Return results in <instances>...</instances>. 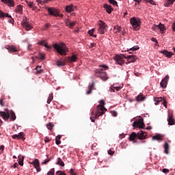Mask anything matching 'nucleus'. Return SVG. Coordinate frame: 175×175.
<instances>
[{
	"mask_svg": "<svg viewBox=\"0 0 175 175\" xmlns=\"http://www.w3.org/2000/svg\"><path fill=\"white\" fill-rule=\"evenodd\" d=\"M100 105L96 106V111H92V116L90 117V120L92 122H95V118H98V117H100V116H103L105 112L107 110L105 107V105L106 104L103 100L99 101Z\"/></svg>",
	"mask_w": 175,
	"mask_h": 175,
	"instance_id": "1",
	"label": "nucleus"
},
{
	"mask_svg": "<svg viewBox=\"0 0 175 175\" xmlns=\"http://www.w3.org/2000/svg\"><path fill=\"white\" fill-rule=\"evenodd\" d=\"M147 137V133L140 131L137 133L133 132L129 136V140L131 142H134L135 139H138L139 140H144Z\"/></svg>",
	"mask_w": 175,
	"mask_h": 175,
	"instance_id": "2",
	"label": "nucleus"
},
{
	"mask_svg": "<svg viewBox=\"0 0 175 175\" xmlns=\"http://www.w3.org/2000/svg\"><path fill=\"white\" fill-rule=\"evenodd\" d=\"M53 48L56 50L58 54H60V55H66L68 48L65 46V45L53 44Z\"/></svg>",
	"mask_w": 175,
	"mask_h": 175,
	"instance_id": "3",
	"label": "nucleus"
},
{
	"mask_svg": "<svg viewBox=\"0 0 175 175\" xmlns=\"http://www.w3.org/2000/svg\"><path fill=\"white\" fill-rule=\"evenodd\" d=\"M130 23L134 29V31H139L140 29V18H131Z\"/></svg>",
	"mask_w": 175,
	"mask_h": 175,
	"instance_id": "4",
	"label": "nucleus"
},
{
	"mask_svg": "<svg viewBox=\"0 0 175 175\" xmlns=\"http://www.w3.org/2000/svg\"><path fill=\"white\" fill-rule=\"evenodd\" d=\"M96 76L97 77H100V79H103V81H106V80L109 79L106 72H103V69L96 70Z\"/></svg>",
	"mask_w": 175,
	"mask_h": 175,
	"instance_id": "5",
	"label": "nucleus"
},
{
	"mask_svg": "<svg viewBox=\"0 0 175 175\" xmlns=\"http://www.w3.org/2000/svg\"><path fill=\"white\" fill-rule=\"evenodd\" d=\"M98 25V33L103 35L107 31V25L102 21H99Z\"/></svg>",
	"mask_w": 175,
	"mask_h": 175,
	"instance_id": "6",
	"label": "nucleus"
},
{
	"mask_svg": "<svg viewBox=\"0 0 175 175\" xmlns=\"http://www.w3.org/2000/svg\"><path fill=\"white\" fill-rule=\"evenodd\" d=\"M5 111H0V116L5 120V121H8L9 118H10V113H9V109H4Z\"/></svg>",
	"mask_w": 175,
	"mask_h": 175,
	"instance_id": "7",
	"label": "nucleus"
},
{
	"mask_svg": "<svg viewBox=\"0 0 175 175\" xmlns=\"http://www.w3.org/2000/svg\"><path fill=\"white\" fill-rule=\"evenodd\" d=\"M47 10L51 16H54L55 17L59 16V10H57L55 8H47Z\"/></svg>",
	"mask_w": 175,
	"mask_h": 175,
	"instance_id": "8",
	"label": "nucleus"
},
{
	"mask_svg": "<svg viewBox=\"0 0 175 175\" xmlns=\"http://www.w3.org/2000/svg\"><path fill=\"white\" fill-rule=\"evenodd\" d=\"M122 57L127 59V62H126V64H131V62H135L137 59V57L136 55H122Z\"/></svg>",
	"mask_w": 175,
	"mask_h": 175,
	"instance_id": "9",
	"label": "nucleus"
},
{
	"mask_svg": "<svg viewBox=\"0 0 175 175\" xmlns=\"http://www.w3.org/2000/svg\"><path fill=\"white\" fill-rule=\"evenodd\" d=\"M133 126H134V128H139V129L144 128V122H143V119H140L138 121H135L133 123Z\"/></svg>",
	"mask_w": 175,
	"mask_h": 175,
	"instance_id": "10",
	"label": "nucleus"
},
{
	"mask_svg": "<svg viewBox=\"0 0 175 175\" xmlns=\"http://www.w3.org/2000/svg\"><path fill=\"white\" fill-rule=\"evenodd\" d=\"M167 81H169V75H166L160 83V85L162 88H166L167 85Z\"/></svg>",
	"mask_w": 175,
	"mask_h": 175,
	"instance_id": "11",
	"label": "nucleus"
},
{
	"mask_svg": "<svg viewBox=\"0 0 175 175\" xmlns=\"http://www.w3.org/2000/svg\"><path fill=\"white\" fill-rule=\"evenodd\" d=\"M122 58H124L122 57V56H120V55H116V56L115 61L118 64V65H120V66L124 65L125 62L124 61V59H122Z\"/></svg>",
	"mask_w": 175,
	"mask_h": 175,
	"instance_id": "12",
	"label": "nucleus"
},
{
	"mask_svg": "<svg viewBox=\"0 0 175 175\" xmlns=\"http://www.w3.org/2000/svg\"><path fill=\"white\" fill-rule=\"evenodd\" d=\"M31 165H33L35 169H36L37 172H40L42 169H40V163H39V159H36L32 163Z\"/></svg>",
	"mask_w": 175,
	"mask_h": 175,
	"instance_id": "13",
	"label": "nucleus"
},
{
	"mask_svg": "<svg viewBox=\"0 0 175 175\" xmlns=\"http://www.w3.org/2000/svg\"><path fill=\"white\" fill-rule=\"evenodd\" d=\"M160 53L167 58H172V56L174 55V53H173V52L168 51L167 50L160 51Z\"/></svg>",
	"mask_w": 175,
	"mask_h": 175,
	"instance_id": "14",
	"label": "nucleus"
},
{
	"mask_svg": "<svg viewBox=\"0 0 175 175\" xmlns=\"http://www.w3.org/2000/svg\"><path fill=\"white\" fill-rule=\"evenodd\" d=\"M155 29H159L161 33H165V31H166V28L165 27V25L162 23H159V25H154Z\"/></svg>",
	"mask_w": 175,
	"mask_h": 175,
	"instance_id": "15",
	"label": "nucleus"
},
{
	"mask_svg": "<svg viewBox=\"0 0 175 175\" xmlns=\"http://www.w3.org/2000/svg\"><path fill=\"white\" fill-rule=\"evenodd\" d=\"M167 122L168 125H175V120L172 114H168Z\"/></svg>",
	"mask_w": 175,
	"mask_h": 175,
	"instance_id": "16",
	"label": "nucleus"
},
{
	"mask_svg": "<svg viewBox=\"0 0 175 175\" xmlns=\"http://www.w3.org/2000/svg\"><path fill=\"white\" fill-rule=\"evenodd\" d=\"M75 9H76V6L73 5V4H70V5L66 6V12L67 13L75 12Z\"/></svg>",
	"mask_w": 175,
	"mask_h": 175,
	"instance_id": "17",
	"label": "nucleus"
},
{
	"mask_svg": "<svg viewBox=\"0 0 175 175\" xmlns=\"http://www.w3.org/2000/svg\"><path fill=\"white\" fill-rule=\"evenodd\" d=\"M22 25L26 31H31L32 29V25L31 24L28 23L27 22H23L22 23Z\"/></svg>",
	"mask_w": 175,
	"mask_h": 175,
	"instance_id": "18",
	"label": "nucleus"
},
{
	"mask_svg": "<svg viewBox=\"0 0 175 175\" xmlns=\"http://www.w3.org/2000/svg\"><path fill=\"white\" fill-rule=\"evenodd\" d=\"M104 9H106V12L108 14H110L113 10V8H111V5L108 4H104L103 5Z\"/></svg>",
	"mask_w": 175,
	"mask_h": 175,
	"instance_id": "19",
	"label": "nucleus"
},
{
	"mask_svg": "<svg viewBox=\"0 0 175 175\" xmlns=\"http://www.w3.org/2000/svg\"><path fill=\"white\" fill-rule=\"evenodd\" d=\"M1 2H3L4 3H8V5L10 8H14V2H13V0H1Z\"/></svg>",
	"mask_w": 175,
	"mask_h": 175,
	"instance_id": "20",
	"label": "nucleus"
},
{
	"mask_svg": "<svg viewBox=\"0 0 175 175\" xmlns=\"http://www.w3.org/2000/svg\"><path fill=\"white\" fill-rule=\"evenodd\" d=\"M66 25L67 27H69V28H72V27H75L76 25V22L75 21H70V20L67 19L66 21Z\"/></svg>",
	"mask_w": 175,
	"mask_h": 175,
	"instance_id": "21",
	"label": "nucleus"
},
{
	"mask_svg": "<svg viewBox=\"0 0 175 175\" xmlns=\"http://www.w3.org/2000/svg\"><path fill=\"white\" fill-rule=\"evenodd\" d=\"M9 113H10V120L16 121V118H17V117L16 116V113H14V111L13 110L9 111Z\"/></svg>",
	"mask_w": 175,
	"mask_h": 175,
	"instance_id": "22",
	"label": "nucleus"
},
{
	"mask_svg": "<svg viewBox=\"0 0 175 175\" xmlns=\"http://www.w3.org/2000/svg\"><path fill=\"white\" fill-rule=\"evenodd\" d=\"M12 139H23L24 137V133L21 132L18 135H14L12 136Z\"/></svg>",
	"mask_w": 175,
	"mask_h": 175,
	"instance_id": "23",
	"label": "nucleus"
},
{
	"mask_svg": "<svg viewBox=\"0 0 175 175\" xmlns=\"http://www.w3.org/2000/svg\"><path fill=\"white\" fill-rule=\"evenodd\" d=\"M6 49H8L10 53H16V51H17V49H16V46H14L13 45H8Z\"/></svg>",
	"mask_w": 175,
	"mask_h": 175,
	"instance_id": "24",
	"label": "nucleus"
},
{
	"mask_svg": "<svg viewBox=\"0 0 175 175\" xmlns=\"http://www.w3.org/2000/svg\"><path fill=\"white\" fill-rule=\"evenodd\" d=\"M56 165L64 167L65 166V163H64V161H62V159H61L60 157H58L57 159Z\"/></svg>",
	"mask_w": 175,
	"mask_h": 175,
	"instance_id": "25",
	"label": "nucleus"
},
{
	"mask_svg": "<svg viewBox=\"0 0 175 175\" xmlns=\"http://www.w3.org/2000/svg\"><path fill=\"white\" fill-rule=\"evenodd\" d=\"M77 59V56L75 54H72V56L68 57L69 62H76Z\"/></svg>",
	"mask_w": 175,
	"mask_h": 175,
	"instance_id": "26",
	"label": "nucleus"
},
{
	"mask_svg": "<svg viewBox=\"0 0 175 175\" xmlns=\"http://www.w3.org/2000/svg\"><path fill=\"white\" fill-rule=\"evenodd\" d=\"M16 13H18L19 14H23V5H17L16 8L15 9Z\"/></svg>",
	"mask_w": 175,
	"mask_h": 175,
	"instance_id": "27",
	"label": "nucleus"
},
{
	"mask_svg": "<svg viewBox=\"0 0 175 175\" xmlns=\"http://www.w3.org/2000/svg\"><path fill=\"white\" fill-rule=\"evenodd\" d=\"M94 82H92V85H89L88 90L86 92L87 95H90V94H91V92H92V90L94 89Z\"/></svg>",
	"mask_w": 175,
	"mask_h": 175,
	"instance_id": "28",
	"label": "nucleus"
},
{
	"mask_svg": "<svg viewBox=\"0 0 175 175\" xmlns=\"http://www.w3.org/2000/svg\"><path fill=\"white\" fill-rule=\"evenodd\" d=\"M0 17L4 18V17H9L10 18H12V16L9 15L8 13H4L3 12L0 10Z\"/></svg>",
	"mask_w": 175,
	"mask_h": 175,
	"instance_id": "29",
	"label": "nucleus"
},
{
	"mask_svg": "<svg viewBox=\"0 0 175 175\" xmlns=\"http://www.w3.org/2000/svg\"><path fill=\"white\" fill-rule=\"evenodd\" d=\"M152 140H157L159 142L162 141V135H156L152 137Z\"/></svg>",
	"mask_w": 175,
	"mask_h": 175,
	"instance_id": "30",
	"label": "nucleus"
},
{
	"mask_svg": "<svg viewBox=\"0 0 175 175\" xmlns=\"http://www.w3.org/2000/svg\"><path fill=\"white\" fill-rule=\"evenodd\" d=\"M36 75H40V73H42V72H43V70L42 69V66H38L36 67Z\"/></svg>",
	"mask_w": 175,
	"mask_h": 175,
	"instance_id": "31",
	"label": "nucleus"
},
{
	"mask_svg": "<svg viewBox=\"0 0 175 175\" xmlns=\"http://www.w3.org/2000/svg\"><path fill=\"white\" fill-rule=\"evenodd\" d=\"M175 0H167L165 3V6L166 8H168V6H170V5H173V3H174Z\"/></svg>",
	"mask_w": 175,
	"mask_h": 175,
	"instance_id": "32",
	"label": "nucleus"
},
{
	"mask_svg": "<svg viewBox=\"0 0 175 175\" xmlns=\"http://www.w3.org/2000/svg\"><path fill=\"white\" fill-rule=\"evenodd\" d=\"M146 99V97L143 96V94H139L136 97V100L137 102H142V100H144Z\"/></svg>",
	"mask_w": 175,
	"mask_h": 175,
	"instance_id": "33",
	"label": "nucleus"
},
{
	"mask_svg": "<svg viewBox=\"0 0 175 175\" xmlns=\"http://www.w3.org/2000/svg\"><path fill=\"white\" fill-rule=\"evenodd\" d=\"M164 152L165 154H169V144H167V142L164 144Z\"/></svg>",
	"mask_w": 175,
	"mask_h": 175,
	"instance_id": "34",
	"label": "nucleus"
},
{
	"mask_svg": "<svg viewBox=\"0 0 175 175\" xmlns=\"http://www.w3.org/2000/svg\"><path fill=\"white\" fill-rule=\"evenodd\" d=\"M154 100L155 102L154 105H159V102H162V97H156L154 98Z\"/></svg>",
	"mask_w": 175,
	"mask_h": 175,
	"instance_id": "35",
	"label": "nucleus"
},
{
	"mask_svg": "<svg viewBox=\"0 0 175 175\" xmlns=\"http://www.w3.org/2000/svg\"><path fill=\"white\" fill-rule=\"evenodd\" d=\"M113 29H114L116 33H117L118 32H121L122 29L121 28V27L116 25V26L113 27Z\"/></svg>",
	"mask_w": 175,
	"mask_h": 175,
	"instance_id": "36",
	"label": "nucleus"
},
{
	"mask_svg": "<svg viewBox=\"0 0 175 175\" xmlns=\"http://www.w3.org/2000/svg\"><path fill=\"white\" fill-rule=\"evenodd\" d=\"M53 99H54V96H53V93H51V94H49L48 99H47L48 105H50V103H51Z\"/></svg>",
	"mask_w": 175,
	"mask_h": 175,
	"instance_id": "37",
	"label": "nucleus"
},
{
	"mask_svg": "<svg viewBox=\"0 0 175 175\" xmlns=\"http://www.w3.org/2000/svg\"><path fill=\"white\" fill-rule=\"evenodd\" d=\"M18 165H20V166L24 165V159L21 158V157H18Z\"/></svg>",
	"mask_w": 175,
	"mask_h": 175,
	"instance_id": "38",
	"label": "nucleus"
},
{
	"mask_svg": "<svg viewBox=\"0 0 175 175\" xmlns=\"http://www.w3.org/2000/svg\"><path fill=\"white\" fill-rule=\"evenodd\" d=\"M94 31L95 29H92L91 30L88 31V33L90 36H92L93 38H96V35L94 34Z\"/></svg>",
	"mask_w": 175,
	"mask_h": 175,
	"instance_id": "39",
	"label": "nucleus"
},
{
	"mask_svg": "<svg viewBox=\"0 0 175 175\" xmlns=\"http://www.w3.org/2000/svg\"><path fill=\"white\" fill-rule=\"evenodd\" d=\"M0 105L2 107H8L9 106V104L6 103V102L3 101V99H0Z\"/></svg>",
	"mask_w": 175,
	"mask_h": 175,
	"instance_id": "40",
	"label": "nucleus"
},
{
	"mask_svg": "<svg viewBox=\"0 0 175 175\" xmlns=\"http://www.w3.org/2000/svg\"><path fill=\"white\" fill-rule=\"evenodd\" d=\"M46 128L49 131H51V129H53V128H54V124L51 122H49V124H46Z\"/></svg>",
	"mask_w": 175,
	"mask_h": 175,
	"instance_id": "41",
	"label": "nucleus"
},
{
	"mask_svg": "<svg viewBox=\"0 0 175 175\" xmlns=\"http://www.w3.org/2000/svg\"><path fill=\"white\" fill-rule=\"evenodd\" d=\"M51 159H53V157H49L48 159H46L42 163V165H47V163H49V162H50V161H51Z\"/></svg>",
	"mask_w": 175,
	"mask_h": 175,
	"instance_id": "42",
	"label": "nucleus"
},
{
	"mask_svg": "<svg viewBox=\"0 0 175 175\" xmlns=\"http://www.w3.org/2000/svg\"><path fill=\"white\" fill-rule=\"evenodd\" d=\"M57 66H64L65 65L64 61H57Z\"/></svg>",
	"mask_w": 175,
	"mask_h": 175,
	"instance_id": "43",
	"label": "nucleus"
},
{
	"mask_svg": "<svg viewBox=\"0 0 175 175\" xmlns=\"http://www.w3.org/2000/svg\"><path fill=\"white\" fill-rule=\"evenodd\" d=\"M109 2L111 3V5H113V6H118L116 0H109Z\"/></svg>",
	"mask_w": 175,
	"mask_h": 175,
	"instance_id": "44",
	"label": "nucleus"
},
{
	"mask_svg": "<svg viewBox=\"0 0 175 175\" xmlns=\"http://www.w3.org/2000/svg\"><path fill=\"white\" fill-rule=\"evenodd\" d=\"M25 2H27L29 8H34L33 2V1L28 2V1L25 0Z\"/></svg>",
	"mask_w": 175,
	"mask_h": 175,
	"instance_id": "45",
	"label": "nucleus"
},
{
	"mask_svg": "<svg viewBox=\"0 0 175 175\" xmlns=\"http://www.w3.org/2000/svg\"><path fill=\"white\" fill-rule=\"evenodd\" d=\"M55 170L54 168H52L48 173L47 175H54Z\"/></svg>",
	"mask_w": 175,
	"mask_h": 175,
	"instance_id": "46",
	"label": "nucleus"
},
{
	"mask_svg": "<svg viewBox=\"0 0 175 175\" xmlns=\"http://www.w3.org/2000/svg\"><path fill=\"white\" fill-rule=\"evenodd\" d=\"M47 41L42 40L37 43V44H47Z\"/></svg>",
	"mask_w": 175,
	"mask_h": 175,
	"instance_id": "47",
	"label": "nucleus"
},
{
	"mask_svg": "<svg viewBox=\"0 0 175 175\" xmlns=\"http://www.w3.org/2000/svg\"><path fill=\"white\" fill-rule=\"evenodd\" d=\"M139 49L140 48L138 46H134L133 47L130 49V50H132L133 51H136L137 50H139Z\"/></svg>",
	"mask_w": 175,
	"mask_h": 175,
	"instance_id": "48",
	"label": "nucleus"
},
{
	"mask_svg": "<svg viewBox=\"0 0 175 175\" xmlns=\"http://www.w3.org/2000/svg\"><path fill=\"white\" fill-rule=\"evenodd\" d=\"M145 2H148V3H150V5H155V2L154 0H144Z\"/></svg>",
	"mask_w": 175,
	"mask_h": 175,
	"instance_id": "49",
	"label": "nucleus"
},
{
	"mask_svg": "<svg viewBox=\"0 0 175 175\" xmlns=\"http://www.w3.org/2000/svg\"><path fill=\"white\" fill-rule=\"evenodd\" d=\"M38 58H39L40 59H44V54H43V53H40V54L38 55Z\"/></svg>",
	"mask_w": 175,
	"mask_h": 175,
	"instance_id": "50",
	"label": "nucleus"
},
{
	"mask_svg": "<svg viewBox=\"0 0 175 175\" xmlns=\"http://www.w3.org/2000/svg\"><path fill=\"white\" fill-rule=\"evenodd\" d=\"M56 174L57 175H66V174L62 171H57Z\"/></svg>",
	"mask_w": 175,
	"mask_h": 175,
	"instance_id": "51",
	"label": "nucleus"
},
{
	"mask_svg": "<svg viewBox=\"0 0 175 175\" xmlns=\"http://www.w3.org/2000/svg\"><path fill=\"white\" fill-rule=\"evenodd\" d=\"M100 68H103V69H104V70H106L109 69V66H107L105 64L100 65Z\"/></svg>",
	"mask_w": 175,
	"mask_h": 175,
	"instance_id": "52",
	"label": "nucleus"
},
{
	"mask_svg": "<svg viewBox=\"0 0 175 175\" xmlns=\"http://www.w3.org/2000/svg\"><path fill=\"white\" fill-rule=\"evenodd\" d=\"M49 28H50V23H46L44 27V29L46 30Z\"/></svg>",
	"mask_w": 175,
	"mask_h": 175,
	"instance_id": "53",
	"label": "nucleus"
},
{
	"mask_svg": "<svg viewBox=\"0 0 175 175\" xmlns=\"http://www.w3.org/2000/svg\"><path fill=\"white\" fill-rule=\"evenodd\" d=\"M163 106H165V107H167V101H166V99L163 98Z\"/></svg>",
	"mask_w": 175,
	"mask_h": 175,
	"instance_id": "54",
	"label": "nucleus"
},
{
	"mask_svg": "<svg viewBox=\"0 0 175 175\" xmlns=\"http://www.w3.org/2000/svg\"><path fill=\"white\" fill-rule=\"evenodd\" d=\"M70 174L71 175H76V172H75V170L73 169L70 170Z\"/></svg>",
	"mask_w": 175,
	"mask_h": 175,
	"instance_id": "55",
	"label": "nucleus"
},
{
	"mask_svg": "<svg viewBox=\"0 0 175 175\" xmlns=\"http://www.w3.org/2000/svg\"><path fill=\"white\" fill-rule=\"evenodd\" d=\"M114 151L111 150V149L108 150V154L109 155H114Z\"/></svg>",
	"mask_w": 175,
	"mask_h": 175,
	"instance_id": "56",
	"label": "nucleus"
},
{
	"mask_svg": "<svg viewBox=\"0 0 175 175\" xmlns=\"http://www.w3.org/2000/svg\"><path fill=\"white\" fill-rule=\"evenodd\" d=\"M113 88H114L115 90H116V91H120V90L122 89V87H121V86L113 87Z\"/></svg>",
	"mask_w": 175,
	"mask_h": 175,
	"instance_id": "57",
	"label": "nucleus"
},
{
	"mask_svg": "<svg viewBox=\"0 0 175 175\" xmlns=\"http://www.w3.org/2000/svg\"><path fill=\"white\" fill-rule=\"evenodd\" d=\"M152 42H154L157 44H158V40H157V38H151Z\"/></svg>",
	"mask_w": 175,
	"mask_h": 175,
	"instance_id": "58",
	"label": "nucleus"
},
{
	"mask_svg": "<svg viewBox=\"0 0 175 175\" xmlns=\"http://www.w3.org/2000/svg\"><path fill=\"white\" fill-rule=\"evenodd\" d=\"M163 173H169L170 170L168 169L164 168L162 170Z\"/></svg>",
	"mask_w": 175,
	"mask_h": 175,
	"instance_id": "59",
	"label": "nucleus"
},
{
	"mask_svg": "<svg viewBox=\"0 0 175 175\" xmlns=\"http://www.w3.org/2000/svg\"><path fill=\"white\" fill-rule=\"evenodd\" d=\"M44 47H45L46 49H47L48 50H50V49H51V46H50V45H49V44H44Z\"/></svg>",
	"mask_w": 175,
	"mask_h": 175,
	"instance_id": "60",
	"label": "nucleus"
},
{
	"mask_svg": "<svg viewBox=\"0 0 175 175\" xmlns=\"http://www.w3.org/2000/svg\"><path fill=\"white\" fill-rule=\"evenodd\" d=\"M44 142L45 143H49L50 142V138H49L48 137H46L44 139Z\"/></svg>",
	"mask_w": 175,
	"mask_h": 175,
	"instance_id": "61",
	"label": "nucleus"
},
{
	"mask_svg": "<svg viewBox=\"0 0 175 175\" xmlns=\"http://www.w3.org/2000/svg\"><path fill=\"white\" fill-rule=\"evenodd\" d=\"M55 144L57 145V146H59V144H61V141L57 139V140H55Z\"/></svg>",
	"mask_w": 175,
	"mask_h": 175,
	"instance_id": "62",
	"label": "nucleus"
},
{
	"mask_svg": "<svg viewBox=\"0 0 175 175\" xmlns=\"http://www.w3.org/2000/svg\"><path fill=\"white\" fill-rule=\"evenodd\" d=\"M55 140H61V135H57V136L55 137Z\"/></svg>",
	"mask_w": 175,
	"mask_h": 175,
	"instance_id": "63",
	"label": "nucleus"
},
{
	"mask_svg": "<svg viewBox=\"0 0 175 175\" xmlns=\"http://www.w3.org/2000/svg\"><path fill=\"white\" fill-rule=\"evenodd\" d=\"M114 87L113 86H111V89H110V92H114Z\"/></svg>",
	"mask_w": 175,
	"mask_h": 175,
	"instance_id": "64",
	"label": "nucleus"
}]
</instances>
